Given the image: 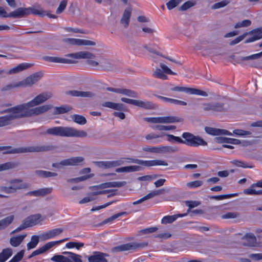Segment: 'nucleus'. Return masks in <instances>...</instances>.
<instances>
[{
	"label": "nucleus",
	"mask_w": 262,
	"mask_h": 262,
	"mask_svg": "<svg viewBox=\"0 0 262 262\" xmlns=\"http://www.w3.org/2000/svg\"><path fill=\"white\" fill-rule=\"evenodd\" d=\"M51 97L52 94L50 92L42 93L36 96L30 101L19 104V106L24 114H28V116H26V118L39 115L50 110L52 106L51 105H43L33 108L30 109L29 108L45 102Z\"/></svg>",
	"instance_id": "nucleus-1"
},
{
	"label": "nucleus",
	"mask_w": 262,
	"mask_h": 262,
	"mask_svg": "<svg viewBox=\"0 0 262 262\" xmlns=\"http://www.w3.org/2000/svg\"><path fill=\"white\" fill-rule=\"evenodd\" d=\"M43 135L64 137L84 138L88 136L87 133L83 130H78L75 128L68 126H55L48 128Z\"/></svg>",
	"instance_id": "nucleus-2"
},
{
	"label": "nucleus",
	"mask_w": 262,
	"mask_h": 262,
	"mask_svg": "<svg viewBox=\"0 0 262 262\" xmlns=\"http://www.w3.org/2000/svg\"><path fill=\"white\" fill-rule=\"evenodd\" d=\"M163 136L167 137V141L169 142H177L180 143L186 144L189 146L198 147L199 146H207V143L203 138L198 136H195L188 132L183 133L182 137L184 139L182 140L180 137L174 136L172 135L163 134Z\"/></svg>",
	"instance_id": "nucleus-3"
},
{
	"label": "nucleus",
	"mask_w": 262,
	"mask_h": 262,
	"mask_svg": "<svg viewBox=\"0 0 262 262\" xmlns=\"http://www.w3.org/2000/svg\"><path fill=\"white\" fill-rule=\"evenodd\" d=\"M9 113V114L0 117V127L8 126L15 119L26 118L27 114H24L19 105L4 110L0 112V114Z\"/></svg>",
	"instance_id": "nucleus-4"
},
{
	"label": "nucleus",
	"mask_w": 262,
	"mask_h": 262,
	"mask_svg": "<svg viewBox=\"0 0 262 262\" xmlns=\"http://www.w3.org/2000/svg\"><path fill=\"white\" fill-rule=\"evenodd\" d=\"M4 147L5 146H3ZM6 148L1 150H5L3 154H23L26 152H43L52 151L56 148L55 146L52 145H43L40 146H31L28 147H20L12 148L11 146H6Z\"/></svg>",
	"instance_id": "nucleus-5"
},
{
	"label": "nucleus",
	"mask_w": 262,
	"mask_h": 262,
	"mask_svg": "<svg viewBox=\"0 0 262 262\" xmlns=\"http://www.w3.org/2000/svg\"><path fill=\"white\" fill-rule=\"evenodd\" d=\"M128 159L129 160L130 162L139 165L129 166L130 172L142 170L143 168L141 166L145 167H151L157 165H168V163L166 161L160 160H143L134 158H129Z\"/></svg>",
	"instance_id": "nucleus-6"
},
{
	"label": "nucleus",
	"mask_w": 262,
	"mask_h": 262,
	"mask_svg": "<svg viewBox=\"0 0 262 262\" xmlns=\"http://www.w3.org/2000/svg\"><path fill=\"white\" fill-rule=\"evenodd\" d=\"M202 110L204 112L223 113L228 110L226 103L223 101H212L202 104Z\"/></svg>",
	"instance_id": "nucleus-7"
},
{
	"label": "nucleus",
	"mask_w": 262,
	"mask_h": 262,
	"mask_svg": "<svg viewBox=\"0 0 262 262\" xmlns=\"http://www.w3.org/2000/svg\"><path fill=\"white\" fill-rule=\"evenodd\" d=\"M148 245V243L146 242L140 243L132 242L114 247L112 248V251L113 252H119L130 250L136 251L146 247Z\"/></svg>",
	"instance_id": "nucleus-8"
},
{
	"label": "nucleus",
	"mask_w": 262,
	"mask_h": 262,
	"mask_svg": "<svg viewBox=\"0 0 262 262\" xmlns=\"http://www.w3.org/2000/svg\"><path fill=\"white\" fill-rule=\"evenodd\" d=\"M41 217V215L39 213L29 216L26 219L24 220L23 221L22 224L15 230L12 231L10 234H14L21 230H23L28 227H32L34 225L38 224L40 221Z\"/></svg>",
	"instance_id": "nucleus-9"
},
{
	"label": "nucleus",
	"mask_w": 262,
	"mask_h": 262,
	"mask_svg": "<svg viewBox=\"0 0 262 262\" xmlns=\"http://www.w3.org/2000/svg\"><path fill=\"white\" fill-rule=\"evenodd\" d=\"M65 255H55L51 260L54 262H82L81 256L71 252H63Z\"/></svg>",
	"instance_id": "nucleus-10"
},
{
	"label": "nucleus",
	"mask_w": 262,
	"mask_h": 262,
	"mask_svg": "<svg viewBox=\"0 0 262 262\" xmlns=\"http://www.w3.org/2000/svg\"><path fill=\"white\" fill-rule=\"evenodd\" d=\"M144 120L152 123H172L183 121L182 118L175 116L149 117L144 118Z\"/></svg>",
	"instance_id": "nucleus-11"
},
{
	"label": "nucleus",
	"mask_w": 262,
	"mask_h": 262,
	"mask_svg": "<svg viewBox=\"0 0 262 262\" xmlns=\"http://www.w3.org/2000/svg\"><path fill=\"white\" fill-rule=\"evenodd\" d=\"M160 67L161 69L156 68L152 73V76L154 78L160 79L162 80H166L168 79V76L166 74L169 75H176L177 74L171 70L165 64L160 63Z\"/></svg>",
	"instance_id": "nucleus-12"
},
{
	"label": "nucleus",
	"mask_w": 262,
	"mask_h": 262,
	"mask_svg": "<svg viewBox=\"0 0 262 262\" xmlns=\"http://www.w3.org/2000/svg\"><path fill=\"white\" fill-rule=\"evenodd\" d=\"M121 100L123 102L133 104L146 110H152L155 108V105L150 101H143L139 100L131 99L125 97L121 98Z\"/></svg>",
	"instance_id": "nucleus-13"
},
{
	"label": "nucleus",
	"mask_w": 262,
	"mask_h": 262,
	"mask_svg": "<svg viewBox=\"0 0 262 262\" xmlns=\"http://www.w3.org/2000/svg\"><path fill=\"white\" fill-rule=\"evenodd\" d=\"M84 160L82 157H72L69 159H64L60 163H54L52 167L60 168L61 166H77L79 165Z\"/></svg>",
	"instance_id": "nucleus-14"
},
{
	"label": "nucleus",
	"mask_w": 262,
	"mask_h": 262,
	"mask_svg": "<svg viewBox=\"0 0 262 262\" xmlns=\"http://www.w3.org/2000/svg\"><path fill=\"white\" fill-rule=\"evenodd\" d=\"M42 74L41 73H35L29 76L26 77L23 80L19 81L20 87L31 86L33 84L36 83L41 78Z\"/></svg>",
	"instance_id": "nucleus-15"
},
{
	"label": "nucleus",
	"mask_w": 262,
	"mask_h": 262,
	"mask_svg": "<svg viewBox=\"0 0 262 262\" xmlns=\"http://www.w3.org/2000/svg\"><path fill=\"white\" fill-rule=\"evenodd\" d=\"M171 90L173 91L183 92L187 94L191 95H196L204 97L208 96V94L206 92L195 88L175 86L171 88Z\"/></svg>",
	"instance_id": "nucleus-16"
},
{
	"label": "nucleus",
	"mask_w": 262,
	"mask_h": 262,
	"mask_svg": "<svg viewBox=\"0 0 262 262\" xmlns=\"http://www.w3.org/2000/svg\"><path fill=\"white\" fill-rule=\"evenodd\" d=\"M69 238H66L60 241H57L55 242H50L46 243L45 245H44L41 247L39 248V249L35 250L33 251L32 254L29 256V258H31L32 257L35 256L36 255L41 254L43 253H45L47 250L51 249L52 247L54 246L56 244H60L63 242H64L66 241H67Z\"/></svg>",
	"instance_id": "nucleus-17"
},
{
	"label": "nucleus",
	"mask_w": 262,
	"mask_h": 262,
	"mask_svg": "<svg viewBox=\"0 0 262 262\" xmlns=\"http://www.w3.org/2000/svg\"><path fill=\"white\" fill-rule=\"evenodd\" d=\"M126 182L125 181L122 182H109L103 183L101 184L92 186L90 187V189L92 190L103 189L106 188L111 187H121L125 185Z\"/></svg>",
	"instance_id": "nucleus-18"
},
{
	"label": "nucleus",
	"mask_w": 262,
	"mask_h": 262,
	"mask_svg": "<svg viewBox=\"0 0 262 262\" xmlns=\"http://www.w3.org/2000/svg\"><path fill=\"white\" fill-rule=\"evenodd\" d=\"M67 95H71L73 97H83L92 98L96 96L95 93L92 91H81L78 90H70L66 92Z\"/></svg>",
	"instance_id": "nucleus-19"
},
{
	"label": "nucleus",
	"mask_w": 262,
	"mask_h": 262,
	"mask_svg": "<svg viewBox=\"0 0 262 262\" xmlns=\"http://www.w3.org/2000/svg\"><path fill=\"white\" fill-rule=\"evenodd\" d=\"M66 56L75 59H93L95 57L94 54L86 51H81L75 53L69 54H67Z\"/></svg>",
	"instance_id": "nucleus-20"
},
{
	"label": "nucleus",
	"mask_w": 262,
	"mask_h": 262,
	"mask_svg": "<svg viewBox=\"0 0 262 262\" xmlns=\"http://www.w3.org/2000/svg\"><path fill=\"white\" fill-rule=\"evenodd\" d=\"M42 59L46 61L54 63H74L75 62L71 59L63 58L58 57H52L49 56H44Z\"/></svg>",
	"instance_id": "nucleus-21"
},
{
	"label": "nucleus",
	"mask_w": 262,
	"mask_h": 262,
	"mask_svg": "<svg viewBox=\"0 0 262 262\" xmlns=\"http://www.w3.org/2000/svg\"><path fill=\"white\" fill-rule=\"evenodd\" d=\"M205 130L207 134L213 136H217L220 135H232V134L227 130L215 128L211 127H205Z\"/></svg>",
	"instance_id": "nucleus-22"
},
{
	"label": "nucleus",
	"mask_w": 262,
	"mask_h": 262,
	"mask_svg": "<svg viewBox=\"0 0 262 262\" xmlns=\"http://www.w3.org/2000/svg\"><path fill=\"white\" fill-rule=\"evenodd\" d=\"M52 190V188H43L38 190L29 191L26 193V195L34 196L36 197L44 196L50 193Z\"/></svg>",
	"instance_id": "nucleus-23"
},
{
	"label": "nucleus",
	"mask_w": 262,
	"mask_h": 262,
	"mask_svg": "<svg viewBox=\"0 0 262 262\" xmlns=\"http://www.w3.org/2000/svg\"><path fill=\"white\" fill-rule=\"evenodd\" d=\"M108 254L100 252H94L93 255L90 256L88 260L89 262H108L105 257Z\"/></svg>",
	"instance_id": "nucleus-24"
},
{
	"label": "nucleus",
	"mask_w": 262,
	"mask_h": 262,
	"mask_svg": "<svg viewBox=\"0 0 262 262\" xmlns=\"http://www.w3.org/2000/svg\"><path fill=\"white\" fill-rule=\"evenodd\" d=\"M63 230L62 228H55L43 233L40 235V237L44 240H47L59 235L63 232Z\"/></svg>",
	"instance_id": "nucleus-25"
},
{
	"label": "nucleus",
	"mask_w": 262,
	"mask_h": 262,
	"mask_svg": "<svg viewBox=\"0 0 262 262\" xmlns=\"http://www.w3.org/2000/svg\"><path fill=\"white\" fill-rule=\"evenodd\" d=\"M132 9L131 7H127L124 11L123 15L120 20L121 24H123L124 28H126L129 23L132 14Z\"/></svg>",
	"instance_id": "nucleus-26"
},
{
	"label": "nucleus",
	"mask_w": 262,
	"mask_h": 262,
	"mask_svg": "<svg viewBox=\"0 0 262 262\" xmlns=\"http://www.w3.org/2000/svg\"><path fill=\"white\" fill-rule=\"evenodd\" d=\"M28 15L27 8H19L9 13V16L13 18H21Z\"/></svg>",
	"instance_id": "nucleus-27"
},
{
	"label": "nucleus",
	"mask_w": 262,
	"mask_h": 262,
	"mask_svg": "<svg viewBox=\"0 0 262 262\" xmlns=\"http://www.w3.org/2000/svg\"><path fill=\"white\" fill-rule=\"evenodd\" d=\"M32 66L31 63H22L19 64L16 67L10 69L8 72L6 73L7 74H13L19 73L21 71H23L24 70L30 68Z\"/></svg>",
	"instance_id": "nucleus-28"
},
{
	"label": "nucleus",
	"mask_w": 262,
	"mask_h": 262,
	"mask_svg": "<svg viewBox=\"0 0 262 262\" xmlns=\"http://www.w3.org/2000/svg\"><path fill=\"white\" fill-rule=\"evenodd\" d=\"M214 141L217 143H226L235 145L239 144L241 143V141L238 139L222 137L215 138Z\"/></svg>",
	"instance_id": "nucleus-29"
},
{
	"label": "nucleus",
	"mask_w": 262,
	"mask_h": 262,
	"mask_svg": "<svg viewBox=\"0 0 262 262\" xmlns=\"http://www.w3.org/2000/svg\"><path fill=\"white\" fill-rule=\"evenodd\" d=\"M14 219V215H10L0 220V231L6 229Z\"/></svg>",
	"instance_id": "nucleus-30"
},
{
	"label": "nucleus",
	"mask_w": 262,
	"mask_h": 262,
	"mask_svg": "<svg viewBox=\"0 0 262 262\" xmlns=\"http://www.w3.org/2000/svg\"><path fill=\"white\" fill-rule=\"evenodd\" d=\"M186 215V214H177L165 216L162 218L161 223L163 224H170L174 222L179 217H183Z\"/></svg>",
	"instance_id": "nucleus-31"
},
{
	"label": "nucleus",
	"mask_w": 262,
	"mask_h": 262,
	"mask_svg": "<svg viewBox=\"0 0 262 262\" xmlns=\"http://www.w3.org/2000/svg\"><path fill=\"white\" fill-rule=\"evenodd\" d=\"M26 234L20 235L17 236H13L10 239V245L14 247H18L23 242L25 238L26 237Z\"/></svg>",
	"instance_id": "nucleus-32"
},
{
	"label": "nucleus",
	"mask_w": 262,
	"mask_h": 262,
	"mask_svg": "<svg viewBox=\"0 0 262 262\" xmlns=\"http://www.w3.org/2000/svg\"><path fill=\"white\" fill-rule=\"evenodd\" d=\"M25 185H20L19 186H1L0 189L2 191H3L7 193H12L15 192L17 190L23 189V188L26 187Z\"/></svg>",
	"instance_id": "nucleus-33"
},
{
	"label": "nucleus",
	"mask_w": 262,
	"mask_h": 262,
	"mask_svg": "<svg viewBox=\"0 0 262 262\" xmlns=\"http://www.w3.org/2000/svg\"><path fill=\"white\" fill-rule=\"evenodd\" d=\"M35 173L38 177L42 178L53 177L57 176V173L56 172H52L42 170H37L35 171Z\"/></svg>",
	"instance_id": "nucleus-34"
},
{
	"label": "nucleus",
	"mask_w": 262,
	"mask_h": 262,
	"mask_svg": "<svg viewBox=\"0 0 262 262\" xmlns=\"http://www.w3.org/2000/svg\"><path fill=\"white\" fill-rule=\"evenodd\" d=\"M243 238L247 242L246 245L248 246H254L256 241L255 236L252 233H246Z\"/></svg>",
	"instance_id": "nucleus-35"
},
{
	"label": "nucleus",
	"mask_w": 262,
	"mask_h": 262,
	"mask_svg": "<svg viewBox=\"0 0 262 262\" xmlns=\"http://www.w3.org/2000/svg\"><path fill=\"white\" fill-rule=\"evenodd\" d=\"M99 66L102 69L108 71H112L113 69V64L109 60L105 58H103L100 61Z\"/></svg>",
	"instance_id": "nucleus-36"
},
{
	"label": "nucleus",
	"mask_w": 262,
	"mask_h": 262,
	"mask_svg": "<svg viewBox=\"0 0 262 262\" xmlns=\"http://www.w3.org/2000/svg\"><path fill=\"white\" fill-rule=\"evenodd\" d=\"M28 11V15L30 14L37 15L40 17H43L46 15L47 12L42 9H37L34 7L27 8Z\"/></svg>",
	"instance_id": "nucleus-37"
},
{
	"label": "nucleus",
	"mask_w": 262,
	"mask_h": 262,
	"mask_svg": "<svg viewBox=\"0 0 262 262\" xmlns=\"http://www.w3.org/2000/svg\"><path fill=\"white\" fill-rule=\"evenodd\" d=\"M179 148L176 146H160V154H170L178 151Z\"/></svg>",
	"instance_id": "nucleus-38"
},
{
	"label": "nucleus",
	"mask_w": 262,
	"mask_h": 262,
	"mask_svg": "<svg viewBox=\"0 0 262 262\" xmlns=\"http://www.w3.org/2000/svg\"><path fill=\"white\" fill-rule=\"evenodd\" d=\"M39 243V237L37 235H33L31 241L27 244L28 250L35 248Z\"/></svg>",
	"instance_id": "nucleus-39"
},
{
	"label": "nucleus",
	"mask_w": 262,
	"mask_h": 262,
	"mask_svg": "<svg viewBox=\"0 0 262 262\" xmlns=\"http://www.w3.org/2000/svg\"><path fill=\"white\" fill-rule=\"evenodd\" d=\"M72 110V107L67 105H63L59 107H55V114H61L67 113Z\"/></svg>",
	"instance_id": "nucleus-40"
},
{
	"label": "nucleus",
	"mask_w": 262,
	"mask_h": 262,
	"mask_svg": "<svg viewBox=\"0 0 262 262\" xmlns=\"http://www.w3.org/2000/svg\"><path fill=\"white\" fill-rule=\"evenodd\" d=\"M122 95L133 98H138V95L137 92L135 91L127 89H121L120 93Z\"/></svg>",
	"instance_id": "nucleus-41"
},
{
	"label": "nucleus",
	"mask_w": 262,
	"mask_h": 262,
	"mask_svg": "<svg viewBox=\"0 0 262 262\" xmlns=\"http://www.w3.org/2000/svg\"><path fill=\"white\" fill-rule=\"evenodd\" d=\"M18 166V164L15 162H7L2 164H0V171L8 170L16 168Z\"/></svg>",
	"instance_id": "nucleus-42"
},
{
	"label": "nucleus",
	"mask_w": 262,
	"mask_h": 262,
	"mask_svg": "<svg viewBox=\"0 0 262 262\" xmlns=\"http://www.w3.org/2000/svg\"><path fill=\"white\" fill-rule=\"evenodd\" d=\"M244 193L246 195H262V190H256L255 187L250 186L249 188L244 190Z\"/></svg>",
	"instance_id": "nucleus-43"
},
{
	"label": "nucleus",
	"mask_w": 262,
	"mask_h": 262,
	"mask_svg": "<svg viewBox=\"0 0 262 262\" xmlns=\"http://www.w3.org/2000/svg\"><path fill=\"white\" fill-rule=\"evenodd\" d=\"M9 183L11 184V186H19L20 185H25L26 187L23 189H26L30 187V185L28 183H23L21 179H15L9 181Z\"/></svg>",
	"instance_id": "nucleus-44"
},
{
	"label": "nucleus",
	"mask_w": 262,
	"mask_h": 262,
	"mask_svg": "<svg viewBox=\"0 0 262 262\" xmlns=\"http://www.w3.org/2000/svg\"><path fill=\"white\" fill-rule=\"evenodd\" d=\"M123 164L124 161L122 160L106 161L105 168L115 167Z\"/></svg>",
	"instance_id": "nucleus-45"
},
{
	"label": "nucleus",
	"mask_w": 262,
	"mask_h": 262,
	"mask_svg": "<svg viewBox=\"0 0 262 262\" xmlns=\"http://www.w3.org/2000/svg\"><path fill=\"white\" fill-rule=\"evenodd\" d=\"M196 4V2L195 1H188L184 3L181 7H180L179 10L181 11H184L195 6Z\"/></svg>",
	"instance_id": "nucleus-46"
},
{
	"label": "nucleus",
	"mask_w": 262,
	"mask_h": 262,
	"mask_svg": "<svg viewBox=\"0 0 262 262\" xmlns=\"http://www.w3.org/2000/svg\"><path fill=\"white\" fill-rule=\"evenodd\" d=\"M12 249L10 248H7L2 250L0 255L6 261L12 255Z\"/></svg>",
	"instance_id": "nucleus-47"
},
{
	"label": "nucleus",
	"mask_w": 262,
	"mask_h": 262,
	"mask_svg": "<svg viewBox=\"0 0 262 262\" xmlns=\"http://www.w3.org/2000/svg\"><path fill=\"white\" fill-rule=\"evenodd\" d=\"M74 121L79 124L84 125L86 123V119L84 117L79 115H74L72 117Z\"/></svg>",
	"instance_id": "nucleus-48"
},
{
	"label": "nucleus",
	"mask_w": 262,
	"mask_h": 262,
	"mask_svg": "<svg viewBox=\"0 0 262 262\" xmlns=\"http://www.w3.org/2000/svg\"><path fill=\"white\" fill-rule=\"evenodd\" d=\"M262 56V51L260 53L254 54L250 56L239 58V61H243L248 60H254L260 58Z\"/></svg>",
	"instance_id": "nucleus-49"
},
{
	"label": "nucleus",
	"mask_w": 262,
	"mask_h": 262,
	"mask_svg": "<svg viewBox=\"0 0 262 262\" xmlns=\"http://www.w3.org/2000/svg\"><path fill=\"white\" fill-rule=\"evenodd\" d=\"M153 129H157L158 130H174L176 128V126L174 125H156L153 126Z\"/></svg>",
	"instance_id": "nucleus-50"
},
{
	"label": "nucleus",
	"mask_w": 262,
	"mask_h": 262,
	"mask_svg": "<svg viewBox=\"0 0 262 262\" xmlns=\"http://www.w3.org/2000/svg\"><path fill=\"white\" fill-rule=\"evenodd\" d=\"M165 190L164 189H161L157 190H154L150 193H148L145 195V197L147 200L152 198L156 196L159 195L160 194H163L165 192Z\"/></svg>",
	"instance_id": "nucleus-51"
},
{
	"label": "nucleus",
	"mask_w": 262,
	"mask_h": 262,
	"mask_svg": "<svg viewBox=\"0 0 262 262\" xmlns=\"http://www.w3.org/2000/svg\"><path fill=\"white\" fill-rule=\"evenodd\" d=\"M236 194H223L220 195H211L209 196V198L210 199H214L216 200H222L224 199H228L231 198L232 196H236Z\"/></svg>",
	"instance_id": "nucleus-52"
},
{
	"label": "nucleus",
	"mask_w": 262,
	"mask_h": 262,
	"mask_svg": "<svg viewBox=\"0 0 262 262\" xmlns=\"http://www.w3.org/2000/svg\"><path fill=\"white\" fill-rule=\"evenodd\" d=\"M181 2L182 0H170L166 4V5L167 9L170 10L177 7Z\"/></svg>",
	"instance_id": "nucleus-53"
},
{
	"label": "nucleus",
	"mask_w": 262,
	"mask_h": 262,
	"mask_svg": "<svg viewBox=\"0 0 262 262\" xmlns=\"http://www.w3.org/2000/svg\"><path fill=\"white\" fill-rule=\"evenodd\" d=\"M18 87H20V86L19 85V82H17V83H10V84H8L3 86L1 89V91L2 92L10 91L14 88H18Z\"/></svg>",
	"instance_id": "nucleus-54"
},
{
	"label": "nucleus",
	"mask_w": 262,
	"mask_h": 262,
	"mask_svg": "<svg viewBox=\"0 0 262 262\" xmlns=\"http://www.w3.org/2000/svg\"><path fill=\"white\" fill-rule=\"evenodd\" d=\"M203 184V181L196 180L187 183L186 186L189 188H196L201 186Z\"/></svg>",
	"instance_id": "nucleus-55"
},
{
	"label": "nucleus",
	"mask_w": 262,
	"mask_h": 262,
	"mask_svg": "<svg viewBox=\"0 0 262 262\" xmlns=\"http://www.w3.org/2000/svg\"><path fill=\"white\" fill-rule=\"evenodd\" d=\"M25 250H21L18 252L10 260V262H19L20 261L24 255Z\"/></svg>",
	"instance_id": "nucleus-56"
},
{
	"label": "nucleus",
	"mask_w": 262,
	"mask_h": 262,
	"mask_svg": "<svg viewBox=\"0 0 262 262\" xmlns=\"http://www.w3.org/2000/svg\"><path fill=\"white\" fill-rule=\"evenodd\" d=\"M127 213L126 212H125V211H123V212H119V213H118L117 214H115L112 216H111V217L106 219L104 221V222L105 223H108V222H112L114 220H115V219L123 215H127Z\"/></svg>",
	"instance_id": "nucleus-57"
},
{
	"label": "nucleus",
	"mask_w": 262,
	"mask_h": 262,
	"mask_svg": "<svg viewBox=\"0 0 262 262\" xmlns=\"http://www.w3.org/2000/svg\"><path fill=\"white\" fill-rule=\"evenodd\" d=\"M68 4V0H62L60 2L58 7L56 10L57 14L61 13L63 10L66 9Z\"/></svg>",
	"instance_id": "nucleus-58"
},
{
	"label": "nucleus",
	"mask_w": 262,
	"mask_h": 262,
	"mask_svg": "<svg viewBox=\"0 0 262 262\" xmlns=\"http://www.w3.org/2000/svg\"><path fill=\"white\" fill-rule=\"evenodd\" d=\"M84 244L82 243L69 242L66 244V247L69 249L76 248L79 249L80 248L83 247Z\"/></svg>",
	"instance_id": "nucleus-59"
},
{
	"label": "nucleus",
	"mask_w": 262,
	"mask_h": 262,
	"mask_svg": "<svg viewBox=\"0 0 262 262\" xmlns=\"http://www.w3.org/2000/svg\"><path fill=\"white\" fill-rule=\"evenodd\" d=\"M251 24V21L248 19L244 20L241 22H238L235 26V28H239L241 27H246L249 26Z\"/></svg>",
	"instance_id": "nucleus-60"
},
{
	"label": "nucleus",
	"mask_w": 262,
	"mask_h": 262,
	"mask_svg": "<svg viewBox=\"0 0 262 262\" xmlns=\"http://www.w3.org/2000/svg\"><path fill=\"white\" fill-rule=\"evenodd\" d=\"M144 151H147L153 153L160 154V146L152 147H145L143 148Z\"/></svg>",
	"instance_id": "nucleus-61"
},
{
	"label": "nucleus",
	"mask_w": 262,
	"mask_h": 262,
	"mask_svg": "<svg viewBox=\"0 0 262 262\" xmlns=\"http://www.w3.org/2000/svg\"><path fill=\"white\" fill-rule=\"evenodd\" d=\"M250 34H253L254 37H256V40L262 38V29H257L251 31L249 32Z\"/></svg>",
	"instance_id": "nucleus-62"
},
{
	"label": "nucleus",
	"mask_w": 262,
	"mask_h": 262,
	"mask_svg": "<svg viewBox=\"0 0 262 262\" xmlns=\"http://www.w3.org/2000/svg\"><path fill=\"white\" fill-rule=\"evenodd\" d=\"M232 163L238 167H241L243 168H252L254 166L253 165H248L245 162L239 160H234Z\"/></svg>",
	"instance_id": "nucleus-63"
},
{
	"label": "nucleus",
	"mask_w": 262,
	"mask_h": 262,
	"mask_svg": "<svg viewBox=\"0 0 262 262\" xmlns=\"http://www.w3.org/2000/svg\"><path fill=\"white\" fill-rule=\"evenodd\" d=\"M142 30L144 33L148 35H152L157 32L156 30L155 29L147 26L143 27L142 28Z\"/></svg>",
	"instance_id": "nucleus-64"
}]
</instances>
